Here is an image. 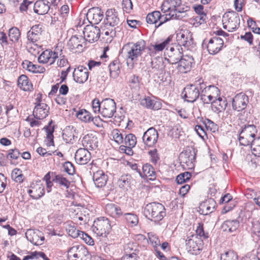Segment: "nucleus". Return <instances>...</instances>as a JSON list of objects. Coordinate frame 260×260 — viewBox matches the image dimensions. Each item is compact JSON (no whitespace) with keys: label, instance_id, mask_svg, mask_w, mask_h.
Wrapping results in <instances>:
<instances>
[{"label":"nucleus","instance_id":"obj_4","mask_svg":"<svg viewBox=\"0 0 260 260\" xmlns=\"http://www.w3.org/2000/svg\"><path fill=\"white\" fill-rule=\"evenodd\" d=\"M110 220L104 217H101L94 220L92 226L93 232L99 236L106 237L111 230Z\"/></svg>","mask_w":260,"mask_h":260},{"label":"nucleus","instance_id":"obj_28","mask_svg":"<svg viewBox=\"0 0 260 260\" xmlns=\"http://www.w3.org/2000/svg\"><path fill=\"white\" fill-rule=\"evenodd\" d=\"M177 41L178 42L177 44L184 47H189L193 44V39L191 35L187 31H183L177 34Z\"/></svg>","mask_w":260,"mask_h":260},{"label":"nucleus","instance_id":"obj_5","mask_svg":"<svg viewBox=\"0 0 260 260\" xmlns=\"http://www.w3.org/2000/svg\"><path fill=\"white\" fill-rule=\"evenodd\" d=\"M257 131L255 126L253 124L245 125L239 134V141L241 145H251L255 140Z\"/></svg>","mask_w":260,"mask_h":260},{"label":"nucleus","instance_id":"obj_39","mask_svg":"<svg viewBox=\"0 0 260 260\" xmlns=\"http://www.w3.org/2000/svg\"><path fill=\"white\" fill-rule=\"evenodd\" d=\"M193 9L196 13L198 15L196 17V20L199 21L200 24L206 22L207 16L206 13L204 11V6L202 5H194L193 6Z\"/></svg>","mask_w":260,"mask_h":260},{"label":"nucleus","instance_id":"obj_15","mask_svg":"<svg viewBox=\"0 0 260 260\" xmlns=\"http://www.w3.org/2000/svg\"><path fill=\"white\" fill-rule=\"evenodd\" d=\"M85 38L81 36H72L68 42L70 50H75L76 52H81L86 45Z\"/></svg>","mask_w":260,"mask_h":260},{"label":"nucleus","instance_id":"obj_48","mask_svg":"<svg viewBox=\"0 0 260 260\" xmlns=\"http://www.w3.org/2000/svg\"><path fill=\"white\" fill-rule=\"evenodd\" d=\"M252 154L255 156L260 157V137L255 139L253 142L250 145Z\"/></svg>","mask_w":260,"mask_h":260},{"label":"nucleus","instance_id":"obj_18","mask_svg":"<svg viewBox=\"0 0 260 260\" xmlns=\"http://www.w3.org/2000/svg\"><path fill=\"white\" fill-rule=\"evenodd\" d=\"M86 17L89 23L98 24L104 18V12L99 7H93L88 10Z\"/></svg>","mask_w":260,"mask_h":260},{"label":"nucleus","instance_id":"obj_1","mask_svg":"<svg viewBox=\"0 0 260 260\" xmlns=\"http://www.w3.org/2000/svg\"><path fill=\"white\" fill-rule=\"evenodd\" d=\"M145 49V44L144 41H138L135 43H128L124 45L122 49V53L125 57L128 66L134 67L138 58L140 57Z\"/></svg>","mask_w":260,"mask_h":260},{"label":"nucleus","instance_id":"obj_11","mask_svg":"<svg viewBox=\"0 0 260 260\" xmlns=\"http://www.w3.org/2000/svg\"><path fill=\"white\" fill-rule=\"evenodd\" d=\"M194 84L186 85L182 92L184 101L188 103H193L197 101L200 95L199 89Z\"/></svg>","mask_w":260,"mask_h":260},{"label":"nucleus","instance_id":"obj_60","mask_svg":"<svg viewBox=\"0 0 260 260\" xmlns=\"http://www.w3.org/2000/svg\"><path fill=\"white\" fill-rule=\"evenodd\" d=\"M149 241L154 248H157L160 245V242L158 237L152 233H148Z\"/></svg>","mask_w":260,"mask_h":260},{"label":"nucleus","instance_id":"obj_17","mask_svg":"<svg viewBox=\"0 0 260 260\" xmlns=\"http://www.w3.org/2000/svg\"><path fill=\"white\" fill-rule=\"evenodd\" d=\"M223 45V41L222 39L219 37H214L208 41L207 49L210 54L215 55L221 50Z\"/></svg>","mask_w":260,"mask_h":260},{"label":"nucleus","instance_id":"obj_24","mask_svg":"<svg viewBox=\"0 0 260 260\" xmlns=\"http://www.w3.org/2000/svg\"><path fill=\"white\" fill-rule=\"evenodd\" d=\"M49 107L45 103H39L34 108L33 115L38 119L46 118L49 114Z\"/></svg>","mask_w":260,"mask_h":260},{"label":"nucleus","instance_id":"obj_7","mask_svg":"<svg viewBox=\"0 0 260 260\" xmlns=\"http://www.w3.org/2000/svg\"><path fill=\"white\" fill-rule=\"evenodd\" d=\"M88 255V250L83 245H75L68 250L69 260H85V257Z\"/></svg>","mask_w":260,"mask_h":260},{"label":"nucleus","instance_id":"obj_36","mask_svg":"<svg viewBox=\"0 0 260 260\" xmlns=\"http://www.w3.org/2000/svg\"><path fill=\"white\" fill-rule=\"evenodd\" d=\"M18 85L24 91H31L33 89L32 84L25 75H21L19 77Z\"/></svg>","mask_w":260,"mask_h":260},{"label":"nucleus","instance_id":"obj_41","mask_svg":"<svg viewBox=\"0 0 260 260\" xmlns=\"http://www.w3.org/2000/svg\"><path fill=\"white\" fill-rule=\"evenodd\" d=\"M131 179L130 175L126 174L122 175L118 179L117 184L121 188H126L130 186Z\"/></svg>","mask_w":260,"mask_h":260},{"label":"nucleus","instance_id":"obj_22","mask_svg":"<svg viewBox=\"0 0 260 260\" xmlns=\"http://www.w3.org/2000/svg\"><path fill=\"white\" fill-rule=\"evenodd\" d=\"M73 74L74 80L76 82L83 83L87 80L89 72L86 67L81 66L74 69Z\"/></svg>","mask_w":260,"mask_h":260},{"label":"nucleus","instance_id":"obj_43","mask_svg":"<svg viewBox=\"0 0 260 260\" xmlns=\"http://www.w3.org/2000/svg\"><path fill=\"white\" fill-rule=\"evenodd\" d=\"M140 81L141 79L138 76L133 75L129 78L128 85L131 89L137 91L140 88Z\"/></svg>","mask_w":260,"mask_h":260},{"label":"nucleus","instance_id":"obj_16","mask_svg":"<svg viewBox=\"0 0 260 260\" xmlns=\"http://www.w3.org/2000/svg\"><path fill=\"white\" fill-rule=\"evenodd\" d=\"M57 50H58V48H56L54 51L50 49L44 51L38 58L39 62L49 63L50 65L53 64L56 59L58 58L59 52Z\"/></svg>","mask_w":260,"mask_h":260},{"label":"nucleus","instance_id":"obj_64","mask_svg":"<svg viewBox=\"0 0 260 260\" xmlns=\"http://www.w3.org/2000/svg\"><path fill=\"white\" fill-rule=\"evenodd\" d=\"M201 121L206 129L208 131L210 130L211 131L212 129H214L216 127V125L209 119H205L204 120L202 119Z\"/></svg>","mask_w":260,"mask_h":260},{"label":"nucleus","instance_id":"obj_55","mask_svg":"<svg viewBox=\"0 0 260 260\" xmlns=\"http://www.w3.org/2000/svg\"><path fill=\"white\" fill-rule=\"evenodd\" d=\"M216 203L213 199H209L208 200L204 205V207L206 208L205 214L212 213L215 210Z\"/></svg>","mask_w":260,"mask_h":260},{"label":"nucleus","instance_id":"obj_59","mask_svg":"<svg viewBox=\"0 0 260 260\" xmlns=\"http://www.w3.org/2000/svg\"><path fill=\"white\" fill-rule=\"evenodd\" d=\"M195 130L197 133L198 135H199V136L203 140H204V137L207 138L206 131L208 130L206 129L203 124V125L197 124L195 126Z\"/></svg>","mask_w":260,"mask_h":260},{"label":"nucleus","instance_id":"obj_40","mask_svg":"<svg viewBox=\"0 0 260 260\" xmlns=\"http://www.w3.org/2000/svg\"><path fill=\"white\" fill-rule=\"evenodd\" d=\"M142 175L145 177H150V180L155 179L156 173L153 167L149 164H146L142 167Z\"/></svg>","mask_w":260,"mask_h":260},{"label":"nucleus","instance_id":"obj_9","mask_svg":"<svg viewBox=\"0 0 260 260\" xmlns=\"http://www.w3.org/2000/svg\"><path fill=\"white\" fill-rule=\"evenodd\" d=\"M116 111V105L114 100L107 98L102 101V107L100 113L105 118H110L113 116Z\"/></svg>","mask_w":260,"mask_h":260},{"label":"nucleus","instance_id":"obj_21","mask_svg":"<svg viewBox=\"0 0 260 260\" xmlns=\"http://www.w3.org/2000/svg\"><path fill=\"white\" fill-rule=\"evenodd\" d=\"M223 18H227L228 27H229L228 31L233 32L239 27L240 19L237 13L234 11L229 12Z\"/></svg>","mask_w":260,"mask_h":260},{"label":"nucleus","instance_id":"obj_6","mask_svg":"<svg viewBox=\"0 0 260 260\" xmlns=\"http://www.w3.org/2000/svg\"><path fill=\"white\" fill-rule=\"evenodd\" d=\"M203 248V240L191 234L187 236L186 239V249L190 254L198 255L200 253Z\"/></svg>","mask_w":260,"mask_h":260},{"label":"nucleus","instance_id":"obj_12","mask_svg":"<svg viewBox=\"0 0 260 260\" xmlns=\"http://www.w3.org/2000/svg\"><path fill=\"white\" fill-rule=\"evenodd\" d=\"M249 103L248 96L242 92L237 94L233 99L232 107L238 112L244 110Z\"/></svg>","mask_w":260,"mask_h":260},{"label":"nucleus","instance_id":"obj_50","mask_svg":"<svg viewBox=\"0 0 260 260\" xmlns=\"http://www.w3.org/2000/svg\"><path fill=\"white\" fill-rule=\"evenodd\" d=\"M124 146H129L131 147H135L137 143V139L136 136L133 134L126 135L123 142Z\"/></svg>","mask_w":260,"mask_h":260},{"label":"nucleus","instance_id":"obj_3","mask_svg":"<svg viewBox=\"0 0 260 260\" xmlns=\"http://www.w3.org/2000/svg\"><path fill=\"white\" fill-rule=\"evenodd\" d=\"M124 21L118 17V12L115 9H108L106 12V19L104 23L107 26H111V35L116 36L122 29Z\"/></svg>","mask_w":260,"mask_h":260},{"label":"nucleus","instance_id":"obj_54","mask_svg":"<svg viewBox=\"0 0 260 260\" xmlns=\"http://www.w3.org/2000/svg\"><path fill=\"white\" fill-rule=\"evenodd\" d=\"M174 14H171V13H170L169 14L166 15H161L160 13V16L158 17L159 20H158V23L156 25V28L158 27L171 19H174Z\"/></svg>","mask_w":260,"mask_h":260},{"label":"nucleus","instance_id":"obj_42","mask_svg":"<svg viewBox=\"0 0 260 260\" xmlns=\"http://www.w3.org/2000/svg\"><path fill=\"white\" fill-rule=\"evenodd\" d=\"M160 16V12L158 11H155L147 14L146 17V22L151 24H154L155 27L158 23V17Z\"/></svg>","mask_w":260,"mask_h":260},{"label":"nucleus","instance_id":"obj_14","mask_svg":"<svg viewBox=\"0 0 260 260\" xmlns=\"http://www.w3.org/2000/svg\"><path fill=\"white\" fill-rule=\"evenodd\" d=\"M85 41L89 43L97 41L100 38L101 30L99 27L93 25H87L84 28L83 31Z\"/></svg>","mask_w":260,"mask_h":260},{"label":"nucleus","instance_id":"obj_20","mask_svg":"<svg viewBox=\"0 0 260 260\" xmlns=\"http://www.w3.org/2000/svg\"><path fill=\"white\" fill-rule=\"evenodd\" d=\"M25 236L29 241L36 245H42L45 240L42 233L39 230H28Z\"/></svg>","mask_w":260,"mask_h":260},{"label":"nucleus","instance_id":"obj_25","mask_svg":"<svg viewBox=\"0 0 260 260\" xmlns=\"http://www.w3.org/2000/svg\"><path fill=\"white\" fill-rule=\"evenodd\" d=\"M193 84L199 89L200 95L202 93H208V91H212V92H215L218 94L219 91L218 88L214 85H207V82H205L201 78L196 80Z\"/></svg>","mask_w":260,"mask_h":260},{"label":"nucleus","instance_id":"obj_31","mask_svg":"<svg viewBox=\"0 0 260 260\" xmlns=\"http://www.w3.org/2000/svg\"><path fill=\"white\" fill-rule=\"evenodd\" d=\"M141 106L150 109L158 110L161 107V104L159 102L152 99L149 96H147L142 99L140 102Z\"/></svg>","mask_w":260,"mask_h":260},{"label":"nucleus","instance_id":"obj_63","mask_svg":"<svg viewBox=\"0 0 260 260\" xmlns=\"http://www.w3.org/2000/svg\"><path fill=\"white\" fill-rule=\"evenodd\" d=\"M112 134L113 139L115 142H116L118 144L123 143V136L122 134L118 129L114 130Z\"/></svg>","mask_w":260,"mask_h":260},{"label":"nucleus","instance_id":"obj_61","mask_svg":"<svg viewBox=\"0 0 260 260\" xmlns=\"http://www.w3.org/2000/svg\"><path fill=\"white\" fill-rule=\"evenodd\" d=\"M63 168L64 171L70 175H73L75 172L73 164L70 161L65 162L63 165Z\"/></svg>","mask_w":260,"mask_h":260},{"label":"nucleus","instance_id":"obj_52","mask_svg":"<svg viewBox=\"0 0 260 260\" xmlns=\"http://www.w3.org/2000/svg\"><path fill=\"white\" fill-rule=\"evenodd\" d=\"M191 177V173L185 172L178 175L176 178V181L178 184H181L189 180Z\"/></svg>","mask_w":260,"mask_h":260},{"label":"nucleus","instance_id":"obj_56","mask_svg":"<svg viewBox=\"0 0 260 260\" xmlns=\"http://www.w3.org/2000/svg\"><path fill=\"white\" fill-rule=\"evenodd\" d=\"M206 94L207 93H202L200 95L201 100L204 104L211 103L212 105V108H213V102H214L216 97L213 96L211 94H209L208 95H206Z\"/></svg>","mask_w":260,"mask_h":260},{"label":"nucleus","instance_id":"obj_49","mask_svg":"<svg viewBox=\"0 0 260 260\" xmlns=\"http://www.w3.org/2000/svg\"><path fill=\"white\" fill-rule=\"evenodd\" d=\"M77 116L79 119L85 122H90L91 118V113L85 109L80 110Z\"/></svg>","mask_w":260,"mask_h":260},{"label":"nucleus","instance_id":"obj_34","mask_svg":"<svg viewBox=\"0 0 260 260\" xmlns=\"http://www.w3.org/2000/svg\"><path fill=\"white\" fill-rule=\"evenodd\" d=\"M96 138L92 136L91 135H86L84 136L82 140V144L84 147L83 149L87 150H93L96 147Z\"/></svg>","mask_w":260,"mask_h":260},{"label":"nucleus","instance_id":"obj_33","mask_svg":"<svg viewBox=\"0 0 260 260\" xmlns=\"http://www.w3.org/2000/svg\"><path fill=\"white\" fill-rule=\"evenodd\" d=\"M52 181L56 183L59 186H63L68 189L71 185V182L62 174H56L55 172L52 173Z\"/></svg>","mask_w":260,"mask_h":260},{"label":"nucleus","instance_id":"obj_13","mask_svg":"<svg viewBox=\"0 0 260 260\" xmlns=\"http://www.w3.org/2000/svg\"><path fill=\"white\" fill-rule=\"evenodd\" d=\"M158 134L153 127L148 128L143 134L142 140L144 144L148 147H154L157 143Z\"/></svg>","mask_w":260,"mask_h":260},{"label":"nucleus","instance_id":"obj_26","mask_svg":"<svg viewBox=\"0 0 260 260\" xmlns=\"http://www.w3.org/2000/svg\"><path fill=\"white\" fill-rule=\"evenodd\" d=\"M42 31V25L37 24L32 26L27 34L28 40L33 43L37 42L40 40Z\"/></svg>","mask_w":260,"mask_h":260},{"label":"nucleus","instance_id":"obj_47","mask_svg":"<svg viewBox=\"0 0 260 260\" xmlns=\"http://www.w3.org/2000/svg\"><path fill=\"white\" fill-rule=\"evenodd\" d=\"M173 39V36L170 35L167 38H166L161 43L156 44L153 46V49L155 51H162L168 45H169Z\"/></svg>","mask_w":260,"mask_h":260},{"label":"nucleus","instance_id":"obj_58","mask_svg":"<svg viewBox=\"0 0 260 260\" xmlns=\"http://www.w3.org/2000/svg\"><path fill=\"white\" fill-rule=\"evenodd\" d=\"M220 260H238V255L235 252L229 251L221 255Z\"/></svg>","mask_w":260,"mask_h":260},{"label":"nucleus","instance_id":"obj_57","mask_svg":"<svg viewBox=\"0 0 260 260\" xmlns=\"http://www.w3.org/2000/svg\"><path fill=\"white\" fill-rule=\"evenodd\" d=\"M189 10V8L188 7H181V6L180 7H177L176 9H173V11L174 13H175L174 18L176 19H179L181 17H183V16H180L179 14H184L186 11H187Z\"/></svg>","mask_w":260,"mask_h":260},{"label":"nucleus","instance_id":"obj_27","mask_svg":"<svg viewBox=\"0 0 260 260\" xmlns=\"http://www.w3.org/2000/svg\"><path fill=\"white\" fill-rule=\"evenodd\" d=\"M49 1L47 0H38L34 5V11L35 13L39 15L47 14L50 10V5H49Z\"/></svg>","mask_w":260,"mask_h":260},{"label":"nucleus","instance_id":"obj_19","mask_svg":"<svg viewBox=\"0 0 260 260\" xmlns=\"http://www.w3.org/2000/svg\"><path fill=\"white\" fill-rule=\"evenodd\" d=\"M177 63L178 71L181 73H186L191 69L194 63V59L192 56L183 55Z\"/></svg>","mask_w":260,"mask_h":260},{"label":"nucleus","instance_id":"obj_62","mask_svg":"<svg viewBox=\"0 0 260 260\" xmlns=\"http://www.w3.org/2000/svg\"><path fill=\"white\" fill-rule=\"evenodd\" d=\"M66 230L69 236L73 238H78L80 231L77 230L75 226L68 225L66 228Z\"/></svg>","mask_w":260,"mask_h":260},{"label":"nucleus","instance_id":"obj_44","mask_svg":"<svg viewBox=\"0 0 260 260\" xmlns=\"http://www.w3.org/2000/svg\"><path fill=\"white\" fill-rule=\"evenodd\" d=\"M123 217L127 224L131 227L135 226L138 223V217L135 214L125 213L123 215Z\"/></svg>","mask_w":260,"mask_h":260},{"label":"nucleus","instance_id":"obj_32","mask_svg":"<svg viewBox=\"0 0 260 260\" xmlns=\"http://www.w3.org/2000/svg\"><path fill=\"white\" fill-rule=\"evenodd\" d=\"M75 129L73 126H68L63 130L62 136L67 143L73 144L75 137Z\"/></svg>","mask_w":260,"mask_h":260},{"label":"nucleus","instance_id":"obj_45","mask_svg":"<svg viewBox=\"0 0 260 260\" xmlns=\"http://www.w3.org/2000/svg\"><path fill=\"white\" fill-rule=\"evenodd\" d=\"M111 76L117 77L119 73L120 66L118 60H114L109 65Z\"/></svg>","mask_w":260,"mask_h":260},{"label":"nucleus","instance_id":"obj_30","mask_svg":"<svg viewBox=\"0 0 260 260\" xmlns=\"http://www.w3.org/2000/svg\"><path fill=\"white\" fill-rule=\"evenodd\" d=\"M105 211L107 214L114 218H119L122 215L120 207L113 203L107 204L105 206Z\"/></svg>","mask_w":260,"mask_h":260},{"label":"nucleus","instance_id":"obj_29","mask_svg":"<svg viewBox=\"0 0 260 260\" xmlns=\"http://www.w3.org/2000/svg\"><path fill=\"white\" fill-rule=\"evenodd\" d=\"M93 180L97 187L105 186L108 181V176L102 170H98L93 174Z\"/></svg>","mask_w":260,"mask_h":260},{"label":"nucleus","instance_id":"obj_37","mask_svg":"<svg viewBox=\"0 0 260 260\" xmlns=\"http://www.w3.org/2000/svg\"><path fill=\"white\" fill-rule=\"evenodd\" d=\"M31 189H28V193L30 197L34 199H38L42 197L45 193V190L43 186L37 184L31 186Z\"/></svg>","mask_w":260,"mask_h":260},{"label":"nucleus","instance_id":"obj_38","mask_svg":"<svg viewBox=\"0 0 260 260\" xmlns=\"http://www.w3.org/2000/svg\"><path fill=\"white\" fill-rule=\"evenodd\" d=\"M22 66L23 68L34 73H43L45 71V69L43 67L34 64L31 62L26 60L22 62Z\"/></svg>","mask_w":260,"mask_h":260},{"label":"nucleus","instance_id":"obj_23","mask_svg":"<svg viewBox=\"0 0 260 260\" xmlns=\"http://www.w3.org/2000/svg\"><path fill=\"white\" fill-rule=\"evenodd\" d=\"M75 159L78 164L85 165L90 160L91 154L86 149L79 148L75 153Z\"/></svg>","mask_w":260,"mask_h":260},{"label":"nucleus","instance_id":"obj_10","mask_svg":"<svg viewBox=\"0 0 260 260\" xmlns=\"http://www.w3.org/2000/svg\"><path fill=\"white\" fill-rule=\"evenodd\" d=\"M197 150L194 149H187L182 152L179 155V160L181 164L186 165L188 169L194 168Z\"/></svg>","mask_w":260,"mask_h":260},{"label":"nucleus","instance_id":"obj_53","mask_svg":"<svg viewBox=\"0 0 260 260\" xmlns=\"http://www.w3.org/2000/svg\"><path fill=\"white\" fill-rule=\"evenodd\" d=\"M196 234H193L194 235H197V236H199L201 239H206L209 237L208 233H205L204 230L203 224L202 223H199L198 225L196 230Z\"/></svg>","mask_w":260,"mask_h":260},{"label":"nucleus","instance_id":"obj_35","mask_svg":"<svg viewBox=\"0 0 260 260\" xmlns=\"http://www.w3.org/2000/svg\"><path fill=\"white\" fill-rule=\"evenodd\" d=\"M239 224L240 222L238 219H230L224 221L221 225V228L223 231L232 233L238 229Z\"/></svg>","mask_w":260,"mask_h":260},{"label":"nucleus","instance_id":"obj_51","mask_svg":"<svg viewBox=\"0 0 260 260\" xmlns=\"http://www.w3.org/2000/svg\"><path fill=\"white\" fill-rule=\"evenodd\" d=\"M225 100H222L221 98H218L217 99H215L214 100V102H213V107H215L216 110L214 111L215 112H220L222 110H223L225 109L227 103L225 102Z\"/></svg>","mask_w":260,"mask_h":260},{"label":"nucleus","instance_id":"obj_46","mask_svg":"<svg viewBox=\"0 0 260 260\" xmlns=\"http://www.w3.org/2000/svg\"><path fill=\"white\" fill-rule=\"evenodd\" d=\"M21 33L18 28L17 27H12L9 29V37L10 40L14 42L17 43L18 42L20 38Z\"/></svg>","mask_w":260,"mask_h":260},{"label":"nucleus","instance_id":"obj_2","mask_svg":"<svg viewBox=\"0 0 260 260\" xmlns=\"http://www.w3.org/2000/svg\"><path fill=\"white\" fill-rule=\"evenodd\" d=\"M144 214L148 219L158 223L166 216V209L161 203H150L145 206Z\"/></svg>","mask_w":260,"mask_h":260},{"label":"nucleus","instance_id":"obj_8","mask_svg":"<svg viewBox=\"0 0 260 260\" xmlns=\"http://www.w3.org/2000/svg\"><path fill=\"white\" fill-rule=\"evenodd\" d=\"M167 50L168 58L166 57L165 59L170 64H176L183 55V49L179 44H172L170 48Z\"/></svg>","mask_w":260,"mask_h":260}]
</instances>
